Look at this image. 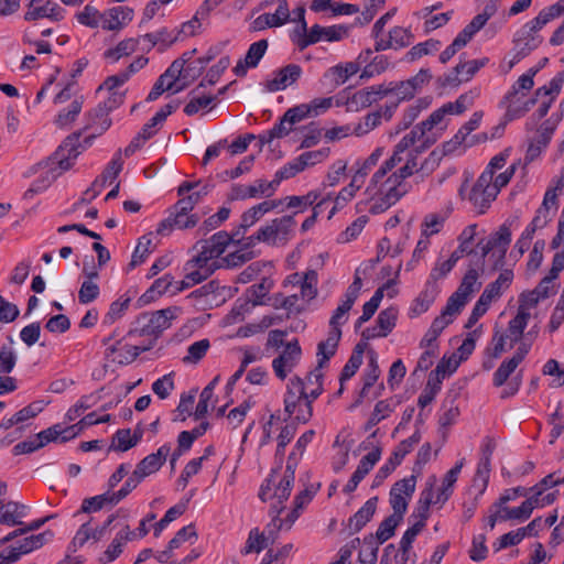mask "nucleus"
<instances>
[{
    "mask_svg": "<svg viewBox=\"0 0 564 564\" xmlns=\"http://www.w3.org/2000/svg\"><path fill=\"white\" fill-rule=\"evenodd\" d=\"M138 39L139 42L147 43L143 47L147 52L151 51L154 46H158L160 52H164L177 41V34L164 28L153 33H147Z\"/></svg>",
    "mask_w": 564,
    "mask_h": 564,
    "instance_id": "c756f323",
    "label": "nucleus"
},
{
    "mask_svg": "<svg viewBox=\"0 0 564 564\" xmlns=\"http://www.w3.org/2000/svg\"><path fill=\"white\" fill-rule=\"evenodd\" d=\"M480 95L479 88H473L462 94L454 102H446L447 110L451 115H460L473 106L475 99Z\"/></svg>",
    "mask_w": 564,
    "mask_h": 564,
    "instance_id": "a18cd8bd",
    "label": "nucleus"
},
{
    "mask_svg": "<svg viewBox=\"0 0 564 564\" xmlns=\"http://www.w3.org/2000/svg\"><path fill=\"white\" fill-rule=\"evenodd\" d=\"M416 133L417 131H410L395 144L392 155L383 162L386 169L392 171V169L405 160L403 154H406L408 150L417 143Z\"/></svg>",
    "mask_w": 564,
    "mask_h": 564,
    "instance_id": "e433bc0d",
    "label": "nucleus"
},
{
    "mask_svg": "<svg viewBox=\"0 0 564 564\" xmlns=\"http://www.w3.org/2000/svg\"><path fill=\"white\" fill-rule=\"evenodd\" d=\"M463 467V460L458 462L452 469H449L444 479L442 488L440 489V492L437 494V497L435 499V502L444 503L452 494V488L454 484L457 480L458 474L460 473V469Z\"/></svg>",
    "mask_w": 564,
    "mask_h": 564,
    "instance_id": "09e8293b",
    "label": "nucleus"
},
{
    "mask_svg": "<svg viewBox=\"0 0 564 564\" xmlns=\"http://www.w3.org/2000/svg\"><path fill=\"white\" fill-rule=\"evenodd\" d=\"M47 532L39 533L30 536H25L19 541L15 542L17 550L20 551V553L28 554L36 549H40L46 541ZM50 535H52L48 532Z\"/></svg>",
    "mask_w": 564,
    "mask_h": 564,
    "instance_id": "69168bd1",
    "label": "nucleus"
},
{
    "mask_svg": "<svg viewBox=\"0 0 564 564\" xmlns=\"http://www.w3.org/2000/svg\"><path fill=\"white\" fill-rule=\"evenodd\" d=\"M178 64H175L174 66H170L154 83L151 91L149 93L147 100L148 101H154L156 100L166 89V85L170 80H173V74L177 73L180 74Z\"/></svg>",
    "mask_w": 564,
    "mask_h": 564,
    "instance_id": "864d4df0",
    "label": "nucleus"
},
{
    "mask_svg": "<svg viewBox=\"0 0 564 564\" xmlns=\"http://www.w3.org/2000/svg\"><path fill=\"white\" fill-rule=\"evenodd\" d=\"M296 221L294 215H285L271 220L265 226L258 229L254 236H250L246 246L257 241L265 242L271 246H284L294 236Z\"/></svg>",
    "mask_w": 564,
    "mask_h": 564,
    "instance_id": "20e7f679",
    "label": "nucleus"
},
{
    "mask_svg": "<svg viewBox=\"0 0 564 564\" xmlns=\"http://www.w3.org/2000/svg\"><path fill=\"white\" fill-rule=\"evenodd\" d=\"M512 280L513 272L509 269L503 270L500 272L496 281L486 286L479 299L490 305L492 301L500 297L503 289H508L510 286Z\"/></svg>",
    "mask_w": 564,
    "mask_h": 564,
    "instance_id": "2f4dec72",
    "label": "nucleus"
},
{
    "mask_svg": "<svg viewBox=\"0 0 564 564\" xmlns=\"http://www.w3.org/2000/svg\"><path fill=\"white\" fill-rule=\"evenodd\" d=\"M416 487V477L411 475L398 480L390 489L389 503L397 517H404L409 501L411 500Z\"/></svg>",
    "mask_w": 564,
    "mask_h": 564,
    "instance_id": "1a4fd4ad",
    "label": "nucleus"
},
{
    "mask_svg": "<svg viewBox=\"0 0 564 564\" xmlns=\"http://www.w3.org/2000/svg\"><path fill=\"white\" fill-rule=\"evenodd\" d=\"M381 123L382 119L377 110L369 112L357 124L352 127V133L356 137L366 135L370 131L381 126Z\"/></svg>",
    "mask_w": 564,
    "mask_h": 564,
    "instance_id": "3c124183",
    "label": "nucleus"
},
{
    "mask_svg": "<svg viewBox=\"0 0 564 564\" xmlns=\"http://www.w3.org/2000/svg\"><path fill=\"white\" fill-rule=\"evenodd\" d=\"M79 134L68 135L53 154L54 162L63 170L72 167L74 161L79 155Z\"/></svg>",
    "mask_w": 564,
    "mask_h": 564,
    "instance_id": "aec40b11",
    "label": "nucleus"
},
{
    "mask_svg": "<svg viewBox=\"0 0 564 564\" xmlns=\"http://www.w3.org/2000/svg\"><path fill=\"white\" fill-rule=\"evenodd\" d=\"M392 90L393 89H386L382 85L362 88L348 98L347 106L352 111H359L360 109L368 108L378 102L383 97L391 94Z\"/></svg>",
    "mask_w": 564,
    "mask_h": 564,
    "instance_id": "ddd939ff",
    "label": "nucleus"
},
{
    "mask_svg": "<svg viewBox=\"0 0 564 564\" xmlns=\"http://www.w3.org/2000/svg\"><path fill=\"white\" fill-rule=\"evenodd\" d=\"M402 517H397V514L392 513L388 518H386L378 527L376 532V538L379 543H383L389 540L393 534L395 528L402 522Z\"/></svg>",
    "mask_w": 564,
    "mask_h": 564,
    "instance_id": "4d7b16f0",
    "label": "nucleus"
},
{
    "mask_svg": "<svg viewBox=\"0 0 564 564\" xmlns=\"http://www.w3.org/2000/svg\"><path fill=\"white\" fill-rule=\"evenodd\" d=\"M180 106V101H172L162 107L141 129L142 135L151 139L156 130V126L163 123L165 119L173 113Z\"/></svg>",
    "mask_w": 564,
    "mask_h": 564,
    "instance_id": "ea45409f",
    "label": "nucleus"
},
{
    "mask_svg": "<svg viewBox=\"0 0 564 564\" xmlns=\"http://www.w3.org/2000/svg\"><path fill=\"white\" fill-rule=\"evenodd\" d=\"M564 13V0H560L557 3L552 4L542 11L523 25L521 29L525 33H529L531 35H539L538 32L550 21L554 20L555 18H558Z\"/></svg>",
    "mask_w": 564,
    "mask_h": 564,
    "instance_id": "393cba45",
    "label": "nucleus"
},
{
    "mask_svg": "<svg viewBox=\"0 0 564 564\" xmlns=\"http://www.w3.org/2000/svg\"><path fill=\"white\" fill-rule=\"evenodd\" d=\"M20 503L14 501L4 502L0 500V523L13 527L21 524L22 512L19 511Z\"/></svg>",
    "mask_w": 564,
    "mask_h": 564,
    "instance_id": "de8ad7c7",
    "label": "nucleus"
},
{
    "mask_svg": "<svg viewBox=\"0 0 564 564\" xmlns=\"http://www.w3.org/2000/svg\"><path fill=\"white\" fill-rule=\"evenodd\" d=\"M313 498V492L308 489H304L300 491L294 498V508L285 518V522L288 523V529L292 527V524L300 517V511L306 506Z\"/></svg>",
    "mask_w": 564,
    "mask_h": 564,
    "instance_id": "e2e57ef3",
    "label": "nucleus"
},
{
    "mask_svg": "<svg viewBox=\"0 0 564 564\" xmlns=\"http://www.w3.org/2000/svg\"><path fill=\"white\" fill-rule=\"evenodd\" d=\"M340 338L341 330H337L336 328H334V330L329 329L327 338L317 345L318 368H323L335 355Z\"/></svg>",
    "mask_w": 564,
    "mask_h": 564,
    "instance_id": "c9c22d12",
    "label": "nucleus"
},
{
    "mask_svg": "<svg viewBox=\"0 0 564 564\" xmlns=\"http://www.w3.org/2000/svg\"><path fill=\"white\" fill-rule=\"evenodd\" d=\"M170 452L171 446L169 444L162 445L155 453L149 454L140 460L134 470L140 474L143 479L155 474L164 465Z\"/></svg>",
    "mask_w": 564,
    "mask_h": 564,
    "instance_id": "b1692460",
    "label": "nucleus"
},
{
    "mask_svg": "<svg viewBox=\"0 0 564 564\" xmlns=\"http://www.w3.org/2000/svg\"><path fill=\"white\" fill-rule=\"evenodd\" d=\"M397 310L393 307L381 311L377 317V325L368 327L362 332V337L367 340L376 337H386L395 326Z\"/></svg>",
    "mask_w": 564,
    "mask_h": 564,
    "instance_id": "4be33fe9",
    "label": "nucleus"
},
{
    "mask_svg": "<svg viewBox=\"0 0 564 564\" xmlns=\"http://www.w3.org/2000/svg\"><path fill=\"white\" fill-rule=\"evenodd\" d=\"M82 426L77 423L69 426H63L62 424H55L37 434L39 438H45V441H61L67 442L78 435L82 431Z\"/></svg>",
    "mask_w": 564,
    "mask_h": 564,
    "instance_id": "f704fd0d",
    "label": "nucleus"
},
{
    "mask_svg": "<svg viewBox=\"0 0 564 564\" xmlns=\"http://www.w3.org/2000/svg\"><path fill=\"white\" fill-rule=\"evenodd\" d=\"M378 498L368 499L365 505L348 520V529L351 533L359 532L373 517Z\"/></svg>",
    "mask_w": 564,
    "mask_h": 564,
    "instance_id": "473e14b6",
    "label": "nucleus"
},
{
    "mask_svg": "<svg viewBox=\"0 0 564 564\" xmlns=\"http://www.w3.org/2000/svg\"><path fill=\"white\" fill-rule=\"evenodd\" d=\"M317 272L315 270H308L303 273L301 284V296L303 300L311 301L317 295Z\"/></svg>",
    "mask_w": 564,
    "mask_h": 564,
    "instance_id": "13d9d810",
    "label": "nucleus"
},
{
    "mask_svg": "<svg viewBox=\"0 0 564 564\" xmlns=\"http://www.w3.org/2000/svg\"><path fill=\"white\" fill-rule=\"evenodd\" d=\"M446 115H451V112L444 104L441 108L434 110L426 120L411 130L417 131L416 142H421V149L430 148L441 137L446 129V124H443Z\"/></svg>",
    "mask_w": 564,
    "mask_h": 564,
    "instance_id": "0eeeda50",
    "label": "nucleus"
},
{
    "mask_svg": "<svg viewBox=\"0 0 564 564\" xmlns=\"http://www.w3.org/2000/svg\"><path fill=\"white\" fill-rule=\"evenodd\" d=\"M496 197L497 187L492 186L489 174L481 173L470 191L469 200L478 214H484Z\"/></svg>",
    "mask_w": 564,
    "mask_h": 564,
    "instance_id": "9d476101",
    "label": "nucleus"
},
{
    "mask_svg": "<svg viewBox=\"0 0 564 564\" xmlns=\"http://www.w3.org/2000/svg\"><path fill=\"white\" fill-rule=\"evenodd\" d=\"M175 64H178L180 74L175 73L173 74V80H170L166 85V89H173L174 86L180 83L178 86L174 89L173 93H180L183 89H185L189 84H192L196 78H198L202 73L204 72L203 65H199L197 61H194L192 63H188L184 65V61H173L170 66H174Z\"/></svg>",
    "mask_w": 564,
    "mask_h": 564,
    "instance_id": "dca6fc26",
    "label": "nucleus"
},
{
    "mask_svg": "<svg viewBox=\"0 0 564 564\" xmlns=\"http://www.w3.org/2000/svg\"><path fill=\"white\" fill-rule=\"evenodd\" d=\"M295 453H291L288 458V464L283 474L278 470H272L270 476L261 485L259 498L265 502L268 500H275L272 503V512L280 514L284 507L283 502L289 499L295 478L296 462L292 464Z\"/></svg>",
    "mask_w": 564,
    "mask_h": 564,
    "instance_id": "f257e3e1",
    "label": "nucleus"
},
{
    "mask_svg": "<svg viewBox=\"0 0 564 564\" xmlns=\"http://www.w3.org/2000/svg\"><path fill=\"white\" fill-rule=\"evenodd\" d=\"M413 34L409 29L402 26H394L389 31L388 40H377L375 50L377 52L386 51L389 48L399 50L409 46L412 43Z\"/></svg>",
    "mask_w": 564,
    "mask_h": 564,
    "instance_id": "bb28decb",
    "label": "nucleus"
},
{
    "mask_svg": "<svg viewBox=\"0 0 564 564\" xmlns=\"http://www.w3.org/2000/svg\"><path fill=\"white\" fill-rule=\"evenodd\" d=\"M542 41L543 39L541 35H531L520 30L518 37L514 40V55L510 62L509 68H512L516 63L520 62L532 51L538 48Z\"/></svg>",
    "mask_w": 564,
    "mask_h": 564,
    "instance_id": "cd10ccee",
    "label": "nucleus"
},
{
    "mask_svg": "<svg viewBox=\"0 0 564 564\" xmlns=\"http://www.w3.org/2000/svg\"><path fill=\"white\" fill-rule=\"evenodd\" d=\"M302 350L297 339L288 343L282 354L272 361L275 376L284 380L301 359Z\"/></svg>",
    "mask_w": 564,
    "mask_h": 564,
    "instance_id": "f8f14e48",
    "label": "nucleus"
},
{
    "mask_svg": "<svg viewBox=\"0 0 564 564\" xmlns=\"http://www.w3.org/2000/svg\"><path fill=\"white\" fill-rule=\"evenodd\" d=\"M269 544H271L269 541L265 540L264 533H260L259 530L252 529L249 532L246 545L243 547V553H260L263 549H265Z\"/></svg>",
    "mask_w": 564,
    "mask_h": 564,
    "instance_id": "338daca9",
    "label": "nucleus"
},
{
    "mask_svg": "<svg viewBox=\"0 0 564 564\" xmlns=\"http://www.w3.org/2000/svg\"><path fill=\"white\" fill-rule=\"evenodd\" d=\"M424 150L425 149H421V143L410 148L405 154L404 165L387 177L390 181V183H393L395 185L400 183V185H403L406 188L408 193L410 186L405 182V180L412 176L414 173L421 172L417 158Z\"/></svg>",
    "mask_w": 564,
    "mask_h": 564,
    "instance_id": "4468645a",
    "label": "nucleus"
},
{
    "mask_svg": "<svg viewBox=\"0 0 564 564\" xmlns=\"http://www.w3.org/2000/svg\"><path fill=\"white\" fill-rule=\"evenodd\" d=\"M175 317L173 308H165L151 314L139 316L134 326L128 332V336H154L155 338L171 326V321Z\"/></svg>",
    "mask_w": 564,
    "mask_h": 564,
    "instance_id": "423d86ee",
    "label": "nucleus"
},
{
    "mask_svg": "<svg viewBox=\"0 0 564 564\" xmlns=\"http://www.w3.org/2000/svg\"><path fill=\"white\" fill-rule=\"evenodd\" d=\"M215 263L209 261H197V256L188 260L185 264V286H194L209 278L216 270Z\"/></svg>",
    "mask_w": 564,
    "mask_h": 564,
    "instance_id": "5701e85b",
    "label": "nucleus"
},
{
    "mask_svg": "<svg viewBox=\"0 0 564 564\" xmlns=\"http://www.w3.org/2000/svg\"><path fill=\"white\" fill-rule=\"evenodd\" d=\"M478 272L476 269H469L464 275L460 285L458 289L449 296L447 303L449 306L455 307L457 311H462V308L466 305L469 300V296L475 292V285L478 280Z\"/></svg>",
    "mask_w": 564,
    "mask_h": 564,
    "instance_id": "6ab92c4d",
    "label": "nucleus"
},
{
    "mask_svg": "<svg viewBox=\"0 0 564 564\" xmlns=\"http://www.w3.org/2000/svg\"><path fill=\"white\" fill-rule=\"evenodd\" d=\"M101 28L107 31H121L134 17V10L127 6L112 7L102 12Z\"/></svg>",
    "mask_w": 564,
    "mask_h": 564,
    "instance_id": "f3484780",
    "label": "nucleus"
},
{
    "mask_svg": "<svg viewBox=\"0 0 564 564\" xmlns=\"http://www.w3.org/2000/svg\"><path fill=\"white\" fill-rule=\"evenodd\" d=\"M138 44L139 39H124L121 42H119L116 47L107 50L105 52V57L116 63L121 57L129 56L130 54H132L137 50Z\"/></svg>",
    "mask_w": 564,
    "mask_h": 564,
    "instance_id": "c03bdc74",
    "label": "nucleus"
},
{
    "mask_svg": "<svg viewBox=\"0 0 564 564\" xmlns=\"http://www.w3.org/2000/svg\"><path fill=\"white\" fill-rule=\"evenodd\" d=\"M304 382L300 377L290 380L284 395V412L288 417L294 416L297 423H307L313 415L310 400H305Z\"/></svg>",
    "mask_w": 564,
    "mask_h": 564,
    "instance_id": "39448f33",
    "label": "nucleus"
},
{
    "mask_svg": "<svg viewBox=\"0 0 564 564\" xmlns=\"http://www.w3.org/2000/svg\"><path fill=\"white\" fill-rule=\"evenodd\" d=\"M354 301H351L348 297H345L344 301L338 305V307L335 310L334 314L332 315L329 319V329L334 330L336 328L337 330H341L340 326L344 325L348 321V312L351 310L354 305Z\"/></svg>",
    "mask_w": 564,
    "mask_h": 564,
    "instance_id": "bf43d9fd",
    "label": "nucleus"
},
{
    "mask_svg": "<svg viewBox=\"0 0 564 564\" xmlns=\"http://www.w3.org/2000/svg\"><path fill=\"white\" fill-rule=\"evenodd\" d=\"M83 102V97L75 98L67 108L58 111L54 123L59 128H66L70 126L80 113Z\"/></svg>",
    "mask_w": 564,
    "mask_h": 564,
    "instance_id": "a19ab883",
    "label": "nucleus"
},
{
    "mask_svg": "<svg viewBox=\"0 0 564 564\" xmlns=\"http://www.w3.org/2000/svg\"><path fill=\"white\" fill-rule=\"evenodd\" d=\"M529 318L530 313L527 312L523 305H519L517 315L509 322L507 330L503 332L507 339H509V349L513 348L523 338Z\"/></svg>",
    "mask_w": 564,
    "mask_h": 564,
    "instance_id": "c85d7f7f",
    "label": "nucleus"
},
{
    "mask_svg": "<svg viewBox=\"0 0 564 564\" xmlns=\"http://www.w3.org/2000/svg\"><path fill=\"white\" fill-rule=\"evenodd\" d=\"M118 503V500H115L113 492H105L102 495H98L91 498H87L83 501L82 511L83 512H96L102 509L106 505L115 506Z\"/></svg>",
    "mask_w": 564,
    "mask_h": 564,
    "instance_id": "8fccbe9b",
    "label": "nucleus"
},
{
    "mask_svg": "<svg viewBox=\"0 0 564 564\" xmlns=\"http://www.w3.org/2000/svg\"><path fill=\"white\" fill-rule=\"evenodd\" d=\"M305 10L303 8L299 9V17L302 22V30L304 35L297 41V46L303 50L311 44L317 43L323 40V26L315 24L311 28L310 32L306 33V22L304 19Z\"/></svg>",
    "mask_w": 564,
    "mask_h": 564,
    "instance_id": "37998d69",
    "label": "nucleus"
},
{
    "mask_svg": "<svg viewBox=\"0 0 564 564\" xmlns=\"http://www.w3.org/2000/svg\"><path fill=\"white\" fill-rule=\"evenodd\" d=\"M437 293V285L432 281H427L425 289L420 293L411 306L412 314L417 316L425 313L435 301Z\"/></svg>",
    "mask_w": 564,
    "mask_h": 564,
    "instance_id": "58836bf2",
    "label": "nucleus"
},
{
    "mask_svg": "<svg viewBox=\"0 0 564 564\" xmlns=\"http://www.w3.org/2000/svg\"><path fill=\"white\" fill-rule=\"evenodd\" d=\"M313 498V492L308 489H304L300 491L294 498V508L285 518V522L288 523V529L292 527V524L300 517V511L306 506Z\"/></svg>",
    "mask_w": 564,
    "mask_h": 564,
    "instance_id": "680f3d73",
    "label": "nucleus"
},
{
    "mask_svg": "<svg viewBox=\"0 0 564 564\" xmlns=\"http://www.w3.org/2000/svg\"><path fill=\"white\" fill-rule=\"evenodd\" d=\"M210 347L208 339H200L193 343L188 349L187 355L183 358L185 364H197L207 352Z\"/></svg>",
    "mask_w": 564,
    "mask_h": 564,
    "instance_id": "774afa93",
    "label": "nucleus"
},
{
    "mask_svg": "<svg viewBox=\"0 0 564 564\" xmlns=\"http://www.w3.org/2000/svg\"><path fill=\"white\" fill-rule=\"evenodd\" d=\"M230 58L229 56L221 57L216 65L209 68L205 78L199 83V85L192 90L191 94H195L200 87H205L206 85H214L218 82L221 74L229 67Z\"/></svg>",
    "mask_w": 564,
    "mask_h": 564,
    "instance_id": "603ef678",
    "label": "nucleus"
},
{
    "mask_svg": "<svg viewBox=\"0 0 564 564\" xmlns=\"http://www.w3.org/2000/svg\"><path fill=\"white\" fill-rule=\"evenodd\" d=\"M142 434L143 432L139 429H137L133 434L130 429L118 430L112 436L109 449L121 453L127 452L138 445L142 438Z\"/></svg>",
    "mask_w": 564,
    "mask_h": 564,
    "instance_id": "72a5a7b5",
    "label": "nucleus"
},
{
    "mask_svg": "<svg viewBox=\"0 0 564 564\" xmlns=\"http://www.w3.org/2000/svg\"><path fill=\"white\" fill-rule=\"evenodd\" d=\"M256 306L257 305L252 302V299L248 297L246 294L243 297H239L235 302L228 315L230 323H238L243 321L245 315L250 313Z\"/></svg>",
    "mask_w": 564,
    "mask_h": 564,
    "instance_id": "5fc2aeb1",
    "label": "nucleus"
},
{
    "mask_svg": "<svg viewBox=\"0 0 564 564\" xmlns=\"http://www.w3.org/2000/svg\"><path fill=\"white\" fill-rule=\"evenodd\" d=\"M539 69L540 67L530 68L527 74L521 75L503 97L501 104L507 108L506 116L510 120L521 117L535 104L533 98L522 101L524 94L521 90H530L533 87V77Z\"/></svg>",
    "mask_w": 564,
    "mask_h": 564,
    "instance_id": "7ed1b4c3",
    "label": "nucleus"
},
{
    "mask_svg": "<svg viewBox=\"0 0 564 564\" xmlns=\"http://www.w3.org/2000/svg\"><path fill=\"white\" fill-rule=\"evenodd\" d=\"M511 500V495L509 491H505L498 499L496 503L492 505V508L501 509V521L508 520H518L525 521L532 514V502L523 501L521 506L517 508H509L505 505Z\"/></svg>",
    "mask_w": 564,
    "mask_h": 564,
    "instance_id": "412c9836",
    "label": "nucleus"
},
{
    "mask_svg": "<svg viewBox=\"0 0 564 564\" xmlns=\"http://www.w3.org/2000/svg\"><path fill=\"white\" fill-rule=\"evenodd\" d=\"M302 171H304V167L299 158L285 164L283 167L275 172L274 178L272 180L275 189L283 180L291 178Z\"/></svg>",
    "mask_w": 564,
    "mask_h": 564,
    "instance_id": "0e129e2a",
    "label": "nucleus"
},
{
    "mask_svg": "<svg viewBox=\"0 0 564 564\" xmlns=\"http://www.w3.org/2000/svg\"><path fill=\"white\" fill-rule=\"evenodd\" d=\"M445 223V217L440 214H427L421 225V236L430 238L433 235L438 234Z\"/></svg>",
    "mask_w": 564,
    "mask_h": 564,
    "instance_id": "6e6d98bb",
    "label": "nucleus"
},
{
    "mask_svg": "<svg viewBox=\"0 0 564 564\" xmlns=\"http://www.w3.org/2000/svg\"><path fill=\"white\" fill-rule=\"evenodd\" d=\"M135 536L134 531H131L128 525H126L122 530H120L112 542L109 544L107 550L102 553L99 561L102 564H107L113 562L121 553L122 547L127 541L133 540Z\"/></svg>",
    "mask_w": 564,
    "mask_h": 564,
    "instance_id": "7c9ffc66",
    "label": "nucleus"
},
{
    "mask_svg": "<svg viewBox=\"0 0 564 564\" xmlns=\"http://www.w3.org/2000/svg\"><path fill=\"white\" fill-rule=\"evenodd\" d=\"M240 237L239 229L235 230L232 235L221 230L214 234L209 239L198 241L196 247L199 246L197 253V261H212L221 256L227 246L235 241L236 238Z\"/></svg>",
    "mask_w": 564,
    "mask_h": 564,
    "instance_id": "6e6552de",
    "label": "nucleus"
},
{
    "mask_svg": "<svg viewBox=\"0 0 564 564\" xmlns=\"http://www.w3.org/2000/svg\"><path fill=\"white\" fill-rule=\"evenodd\" d=\"M64 9L51 0H31L28 6L24 19L35 21L47 18L52 21H59L64 18Z\"/></svg>",
    "mask_w": 564,
    "mask_h": 564,
    "instance_id": "2eb2a0df",
    "label": "nucleus"
},
{
    "mask_svg": "<svg viewBox=\"0 0 564 564\" xmlns=\"http://www.w3.org/2000/svg\"><path fill=\"white\" fill-rule=\"evenodd\" d=\"M200 182H183L177 188V195L181 196L175 205L172 207V210H176L178 213H191L196 204L189 198L185 196V194L189 193L194 188L198 187Z\"/></svg>",
    "mask_w": 564,
    "mask_h": 564,
    "instance_id": "79ce46f5",
    "label": "nucleus"
},
{
    "mask_svg": "<svg viewBox=\"0 0 564 564\" xmlns=\"http://www.w3.org/2000/svg\"><path fill=\"white\" fill-rule=\"evenodd\" d=\"M268 45L269 44L267 40H260L252 43L249 46L245 58L239 59L237 65L234 67V73L239 77H243L247 74L249 67L258 66L259 62L267 52Z\"/></svg>",
    "mask_w": 564,
    "mask_h": 564,
    "instance_id": "a878e982",
    "label": "nucleus"
},
{
    "mask_svg": "<svg viewBox=\"0 0 564 564\" xmlns=\"http://www.w3.org/2000/svg\"><path fill=\"white\" fill-rule=\"evenodd\" d=\"M302 75V68L297 64H289L273 73V78L265 82L268 91L274 93L284 90L293 85Z\"/></svg>",
    "mask_w": 564,
    "mask_h": 564,
    "instance_id": "a211bd4d",
    "label": "nucleus"
},
{
    "mask_svg": "<svg viewBox=\"0 0 564 564\" xmlns=\"http://www.w3.org/2000/svg\"><path fill=\"white\" fill-rule=\"evenodd\" d=\"M272 181L256 180L250 185L235 184L231 186L228 198L230 200H245L249 198L271 197L275 193Z\"/></svg>",
    "mask_w": 564,
    "mask_h": 564,
    "instance_id": "9b49d317",
    "label": "nucleus"
},
{
    "mask_svg": "<svg viewBox=\"0 0 564 564\" xmlns=\"http://www.w3.org/2000/svg\"><path fill=\"white\" fill-rule=\"evenodd\" d=\"M359 65L354 62L346 63L345 65H336L330 67L325 74L324 78L328 79L335 87L346 83L352 75L357 74Z\"/></svg>",
    "mask_w": 564,
    "mask_h": 564,
    "instance_id": "4c0bfd02",
    "label": "nucleus"
},
{
    "mask_svg": "<svg viewBox=\"0 0 564 564\" xmlns=\"http://www.w3.org/2000/svg\"><path fill=\"white\" fill-rule=\"evenodd\" d=\"M365 194L368 195V198L357 203V210H368L370 214L378 215L399 202L406 194V188L400 183L397 185L390 183L387 178L379 188L368 186Z\"/></svg>",
    "mask_w": 564,
    "mask_h": 564,
    "instance_id": "f03ea898",
    "label": "nucleus"
},
{
    "mask_svg": "<svg viewBox=\"0 0 564 564\" xmlns=\"http://www.w3.org/2000/svg\"><path fill=\"white\" fill-rule=\"evenodd\" d=\"M78 22L85 26L98 28L102 24V12H99L94 6L87 4L76 15Z\"/></svg>",
    "mask_w": 564,
    "mask_h": 564,
    "instance_id": "052dcab7",
    "label": "nucleus"
},
{
    "mask_svg": "<svg viewBox=\"0 0 564 564\" xmlns=\"http://www.w3.org/2000/svg\"><path fill=\"white\" fill-rule=\"evenodd\" d=\"M480 95L479 88H473L462 94L454 102H446L447 110L451 115H460L473 106L475 99Z\"/></svg>",
    "mask_w": 564,
    "mask_h": 564,
    "instance_id": "49530a36",
    "label": "nucleus"
}]
</instances>
